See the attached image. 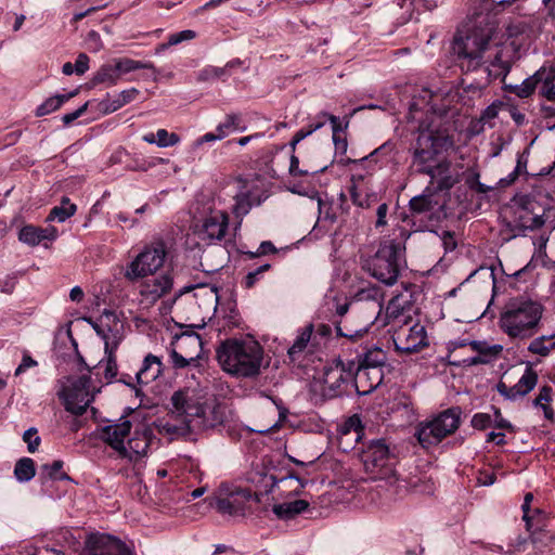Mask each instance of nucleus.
Instances as JSON below:
<instances>
[{
	"instance_id": "nucleus-1",
	"label": "nucleus",
	"mask_w": 555,
	"mask_h": 555,
	"mask_svg": "<svg viewBox=\"0 0 555 555\" xmlns=\"http://www.w3.org/2000/svg\"><path fill=\"white\" fill-rule=\"evenodd\" d=\"M172 409L164 429L172 435L185 436L194 430L212 427L217 418L209 420L207 414L215 410L199 401L189 389L178 390L171 397Z\"/></svg>"
},
{
	"instance_id": "nucleus-2",
	"label": "nucleus",
	"mask_w": 555,
	"mask_h": 555,
	"mask_svg": "<svg viewBox=\"0 0 555 555\" xmlns=\"http://www.w3.org/2000/svg\"><path fill=\"white\" fill-rule=\"evenodd\" d=\"M216 358L224 372L236 377L250 378L260 374L263 348L254 339L230 338L217 347Z\"/></svg>"
},
{
	"instance_id": "nucleus-3",
	"label": "nucleus",
	"mask_w": 555,
	"mask_h": 555,
	"mask_svg": "<svg viewBox=\"0 0 555 555\" xmlns=\"http://www.w3.org/2000/svg\"><path fill=\"white\" fill-rule=\"evenodd\" d=\"M543 311V306L535 300L514 298L504 306L499 326L512 339L531 338L539 330Z\"/></svg>"
},
{
	"instance_id": "nucleus-4",
	"label": "nucleus",
	"mask_w": 555,
	"mask_h": 555,
	"mask_svg": "<svg viewBox=\"0 0 555 555\" xmlns=\"http://www.w3.org/2000/svg\"><path fill=\"white\" fill-rule=\"evenodd\" d=\"M404 246L395 240H384L378 249L366 260L364 268L376 280L393 285L404 263Z\"/></svg>"
},
{
	"instance_id": "nucleus-5",
	"label": "nucleus",
	"mask_w": 555,
	"mask_h": 555,
	"mask_svg": "<svg viewBox=\"0 0 555 555\" xmlns=\"http://www.w3.org/2000/svg\"><path fill=\"white\" fill-rule=\"evenodd\" d=\"M492 28H474L465 35H457L453 41V51L467 69H476L485 62V54L490 49Z\"/></svg>"
},
{
	"instance_id": "nucleus-6",
	"label": "nucleus",
	"mask_w": 555,
	"mask_h": 555,
	"mask_svg": "<svg viewBox=\"0 0 555 555\" xmlns=\"http://www.w3.org/2000/svg\"><path fill=\"white\" fill-rule=\"evenodd\" d=\"M449 144L451 142L444 132L433 128L431 125L421 124L413 153V165L416 170L425 173L438 162L437 155Z\"/></svg>"
},
{
	"instance_id": "nucleus-7",
	"label": "nucleus",
	"mask_w": 555,
	"mask_h": 555,
	"mask_svg": "<svg viewBox=\"0 0 555 555\" xmlns=\"http://www.w3.org/2000/svg\"><path fill=\"white\" fill-rule=\"evenodd\" d=\"M460 424L461 409L450 408L431 420L421 423L416 436L424 448H429L452 435L459 428Z\"/></svg>"
},
{
	"instance_id": "nucleus-8",
	"label": "nucleus",
	"mask_w": 555,
	"mask_h": 555,
	"mask_svg": "<svg viewBox=\"0 0 555 555\" xmlns=\"http://www.w3.org/2000/svg\"><path fill=\"white\" fill-rule=\"evenodd\" d=\"M167 246L158 240L146 245L144 249L127 266L125 278L134 282L139 279L156 273L165 262Z\"/></svg>"
},
{
	"instance_id": "nucleus-9",
	"label": "nucleus",
	"mask_w": 555,
	"mask_h": 555,
	"mask_svg": "<svg viewBox=\"0 0 555 555\" xmlns=\"http://www.w3.org/2000/svg\"><path fill=\"white\" fill-rule=\"evenodd\" d=\"M91 379L89 376L66 377L57 391L59 398L63 401L66 411L82 415L94 396L90 390Z\"/></svg>"
},
{
	"instance_id": "nucleus-10",
	"label": "nucleus",
	"mask_w": 555,
	"mask_h": 555,
	"mask_svg": "<svg viewBox=\"0 0 555 555\" xmlns=\"http://www.w3.org/2000/svg\"><path fill=\"white\" fill-rule=\"evenodd\" d=\"M253 499L251 490L222 483L210 505L223 516L243 517Z\"/></svg>"
},
{
	"instance_id": "nucleus-11",
	"label": "nucleus",
	"mask_w": 555,
	"mask_h": 555,
	"mask_svg": "<svg viewBox=\"0 0 555 555\" xmlns=\"http://www.w3.org/2000/svg\"><path fill=\"white\" fill-rule=\"evenodd\" d=\"M361 460L372 479H385L390 485L398 480L392 468L389 448L384 441L377 440L370 443L363 451Z\"/></svg>"
},
{
	"instance_id": "nucleus-12",
	"label": "nucleus",
	"mask_w": 555,
	"mask_h": 555,
	"mask_svg": "<svg viewBox=\"0 0 555 555\" xmlns=\"http://www.w3.org/2000/svg\"><path fill=\"white\" fill-rule=\"evenodd\" d=\"M138 69H154V65L150 62L135 61L129 57L114 59L111 63L99 68L93 76V82L115 86L125 75Z\"/></svg>"
},
{
	"instance_id": "nucleus-13",
	"label": "nucleus",
	"mask_w": 555,
	"mask_h": 555,
	"mask_svg": "<svg viewBox=\"0 0 555 555\" xmlns=\"http://www.w3.org/2000/svg\"><path fill=\"white\" fill-rule=\"evenodd\" d=\"M202 339L196 333H182L175 336L170 359L175 369H184L197 361L202 350Z\"/></svg>"
},
{
	"instance_id": "nucleus-14",
	"label": "nucleus",
	"mask_w": 555,
	"mask_h": 555,
	"mask_svg": "<svg viewBox=\"0 0 555 555\" xmlns=\"http://www.w3.org/2000/svg\"><path fill=\"white\" fill-rule=\"evenodd\" d=\"M153 437V430L147 425L142 424L135 427L132 436L122 446L118 455L130 462H139L147 456Z\"/></svg>"
},
{
	"instance_id": "nucleus-15",
	"label": "nucleus",
	"mask_w": 555,
	"mask_h": 555,
	"mask_svg": "<svg viewBox=\"0 0 555 555\" xmlns=\"http://www.w3.org/2000/svg\"><path fill=\"white\" fill-rule=\"evenodd\" d=\"M542 26L541 18L533 15L514 17L506 23L505 34L513 43L521 44L539 35Z\"/></svg>"
},
{
	"instance_id": "nucleus-16",
	"label": "nucleus",
	"mask_w": 555,
	"mask_h": 555,
	"mask_svg": "<svg viewBox=\"0 0 555 555\" xmlns=\"http://www.w3.org/2000/svg\"><path fill=\"white\" fill-rule=\"evenodd\" d=\"M393 343L402 352H415L427 345L426 330L418 323L410 327H400L393 334Z\"/></svg>"
},
{
	"instance_id": "nucleus-17",
	"label": "nucleus",
	"mask_w": 555,
	"mask_h": 555,
	"mask_svg": "<svg viewBox=\"0 0 555 555\" xmlns=\"http://www.w3.org/2000/svg\"><path fill=\"white\" fill-rule=\"evenodd\" d=\"M356 362L348 361L345 363L338 360L333 365L324 371L323 382L331 391V396H339L341 393V386L353 378Z\"/></svg>"
},
{
	"instance_id": "nucleus-18",
	"label": "nucleus",
	"mask_w": 555,
	"mask_h": 555,
	"mask_svg": "<svg viewBox=\"0 0 555 555\" xmlns=\"http://www.w3.org/2000/svg\"><path fill=\"white\" fill-rule=\"evenodd\" d=\"M100 330L104 333L105 351L116 350L124 339L125 325L114 311L105 310L101 314Z\"/></svg>"
},
{
	"instance_id": "nucleus-19",
	"label": "nucleus",
	"mask_w": 555,
	"mask_h": 555,
	"mask_svg": "<svg viewBox=\"0 0 555 555\" xmlns=\"http://www.w3.org/2000/svg\"><path fill=\"white\" fill-rule=\"evenodd\" d=\"M87 548L89 555H132L122 541L107 534L90 537Z\"/></svg>"
},
{
	"instance_id": "nucleus-20",
	"label": "nucleus",
	"mask_w": 555,
	"mask_h": 555,
	"mask_svg": "<svg viewBox=\"0 0 555 555\" xmlns=\"http://www.w3.org/2000/svg\"><path fill=\"white\" fill-rule=\"evenodd\" d=\"M538 383V374L531 366H527L525 373L514 386H508L504 382L496 385L498 392L508 400H517L528 395Z\"/></svg>"
},
{
	"instance_id": "nucleus-21",
	"label": "nucleus",
	"mask_w": 555,
	"mask_h": 555,
	"mask_svg": "<svg viewBox=\"0 0 555 555\" xmlns=\"http://www.w3.org/2000/svg\"><path fill=\"white\" fill-rule=\"evenodd\" d=\"M228 225L229 216L223 211H216L203 220L198 234L202 240L221 241L225 236Z\"/></svg>"
},
{
	"instance_id": "nucleus-22",
	"label": "nucleus",
	"mask_w": 555,
	"mask_h": 555,
	"mask_svg": "<svg viewBox=\"0 0 555 555\" xmlns=\"http://www.w3.org/2000/svg\"><path fill=\"white\" fill-rule=\"evenodd\" d=\"M173 285V278L166 272L153 280L145 281L141 285L140 295L147 304H155L159 298L168 294Z\"/></svg>"
},
{
	"instance_id": "nucleus-23",
	"label": "nucleus",
	"mask_w": 555,
	"mask_h": 555,
	"mask_svg": "<svg viewBox=\"0 0 555 555\" xmlns=\"http://www.w3.org/2000/svg\"><path fill=\"white\" fill-rule=\"evenodd\" d=\"M131 421L121 417L118 423L109 424L101 429L100 438L117 453L125 444V439L131 433Z\"/></svg>"
},
{
	"instance_id": "nucleus-24",
	"label": "nucleus",
	"mask_w": 555,
	"mask_h": 555,
	"mask_svg": "<svg viewBox=\"0 0 555 555\" xmlns=\"http://www.w3.org/2000/svg\"><path fill=\"white\" fill-rule=\"evenodd\" d=\"M384 379V370L375 367H356L353 380L358 392L370 393L377 388Z\"/></svg>"
},
{
	"instance_id": "nucleus-25",
	"label": "nucleus",
	"mask_w": 555,
	"mask_h": 555,
	"mask_svg": "<svg viewBox=\"0 0 555 555\" xmlns=\"http://www.w3.org/2000/svg\"><path fill=\"white\" fill-rule=\"evenodd\" d=\"M313 324L309 323L305 327L298 331V334L292 344V346L287 349V356L292 362H295L302 358L306 353L312 352L313 347Z\"/></svg>"
},
{
	"instance_id": "nucleus-26",
	"label": "nucleus",
	"mask_w": 555,
	"mask_h": 555,
	"mask_svg": "<svg viewBox=\"0 0 555 555\" xmlns=\"http://www.w3.org/2000/svg\"><path fill=\"white\" fill-rule=\"evenodd\" d=\"M248 480L255 486L254 500L259 502L260 495L274 492L276 477L264 468H257L249 473Z\"/></svg>"
},
{
	"instance_id": "nucleus-27",
	"label": "nucleus",
	"mask_w": 555,
	"mask_h": 555,
	"mask_svg": "<svg viewBox=\"0 0 555 555\" xmlns=\"http://www.w3.org/2000/svg\"><path fill=\"white\" fill-rule=\"evenodd\" d=\"M450 168L451 163L447 159H441L431 165L425 175L429 176L431 181H437V190H449L456 182V180L450 173Z\"/></svg>"
},
{
	"instance_id": "nucleus-28",
	"label": "nucleus",
	"mask_w": 555,
	"mask_h": 555,
	"mask_svg": "<svg viewBox=\"0 0 555 555\" xmlns=\"http://www.w3.org/2000/svg\"><path fill=\"white\" fill-rule=\"evenodd\" d=\"M308 508L309 503L306 500L284 499L281 503L273 505L272 512L279 519L288 520L295 518L299 514H302Z\"/></svg>"
},
{
	"instance_id": "nucleus-29",
	"label": "nucleus",
	"mask_w": 555,
	"mask_h": 555,
	"mask_svg": "<svg viewBox=\"0 0 555 555\" xmlns=\"http://www.w3.org/2000/svg\"><path fill=\"white\" fill-rule=\"evenodd\" d=\"M163 363L160 359L154 354H147L140 370L135 373V382L138 384L147 385L154 382L162 373Z\"/></svg>"
},
{
	"instance_id": "nucleus-30",
	"label": "nucleus",
	"mask_w": 555,
	"mask_h": 555,
	"mask_svg": "<svg viewBox=\"0 0 555 555\" xmlns=\"http://www.w3.org/2000/svg\"><path fill=\"white\" fill-rule=\"evenodd\" d=\"M138 94L139 90L135 88L122 90L115 95L107 94L106 98L100 102V107L105 114L114 113L133 101Z\"/></svg>"
},
{
	"instance_id": "nucleus-31",
	"label": "nucleus",
	"mask_w": 555,
	"mask_h": 555,
	"mask_svg": "<svg viewBox=\"0 0 555 555\" xmlns=\"http://www.w3.org/2000/svg\"><path fill=\"white\" fill-rule=\"evenodd\" d=\"M305 487V483L296 476L289 475L281 479L276 478V485L274 486V492L278 494L273 498L274 500L291 499L292 496L299 495Z\"/></svg>"
},
{
	"instance_id": "nucleus-32",
	"label": "nucleus",
	"mask_w": 555,
	"mask_h": 555,
	"mask_svg": "<svg viewBox=\"0 0 555 555\" xmlns=\"http://www.w3.org/2000/svg\"><path fill=\"white\" fill-rule=\"evenodd\" d=\"M386 362V352L382 348L374 346L364 348L362 352L358 354L356 367H375L384 370Z\"/></svg>"
},
{
	"instance_id": "nucleus-33",
	"label": "nucleus",
	"mask_w": 555,
	"mask_h": 555,
	"mask_svg": "<svg viewBox=\"0 0 555 555\" xmlns=\"http://www.w3.org/2000/svg\"><path fill=\"white\" fill-rule=\"evenodd\" d=\"M260 201H256L253 196V192L245 184L242 185L240 191L234 195V205L232 212L236 218H243L246 216L254 205H259Z\"/></svg>"
},
{
	"instance_id": "nucleus-34",
	"label": "nucleus",
	"mask_w": 555,
	"mask_h": 555,
	"mask_svg": "<svg viewBox=\"0 0 555 555\" xmlns=\"http://www.w3.org/2000/svg\"><path fill=\"white\" fill-rule=\"evenodd\" d=\"M186 300L190 305L198 304V307L206 309L216 308L218 301V294L216 288L208 287L206 285L197 287V291L192 296L188 297Z\"/></svg>"
},
{
	"instance_id": "nucleus-35",
	"label": "nucleus",
	"mask_w": 555,
	"mask_h": 555,
	"mask_svg": "<svg viewBox=\"0 0 555 555\" xmlns=\"http://www.w3.org/2000/svg\"><path fill=\"white\" fill-rule=\"evenodd\" d=\"M411 306V295L408 294V292L400 293L389 300L386 308V315L389 320L398 319L403 315L405 311H409Z\"/></svg>"
},
{
	"instance_id": "nucleus-36",
	"label": "nucleus",
	"mask_w": 555,
	"mask_h": 555,
	"mask_svg": "<svg viewBox=\"0 0 555 555\" xmlns=\"http://www.w3.org/2000/svg\"><path fill=\"white\" fill-rule=\"evenodd\" d=\"M438 205V202L434 199V193L427 188L423 194L414 196L410 201V209L414 214H426L430 212Z\"/></svg>"
},
{
	"instance_id": "nucleus-37",
	"label": "nucleus",
	"mask_w": 555,
	"mask_h": 555,
	"mask_svg": "<svg viewBox=\"0 0 555 555\" xmlns=\"http://www.w3.org/2000/svg\"><path fill=\"white\" fill-rule=\"evenodd\" d=\"M555 334L554 335H542L533 340L528 346V351L541 357H546L550 352L555 349Z\"/></svg>"
},
{
	"instance_id": "nucleus-38",
	"label": "nucleus",
	"mask_w": 555,
	"mask_h": 555,
	"mask_svg": "<svg viewBox=\"0 0 555 555\" xmlns=\"http://www.w3.org/2000/svg\"><path fill=\"white\" fill-rule=\"evenodd\" d=\"M75 94H76V92H70L68 94H57V95L47 99L42 104H40L36 108V116L42 117L50 113L55 112L56 109H59L62 106L63 103L68 101Z\"/></svg>"
},
{
	"instance_id": "nucleus-39",
	"label": "nucleus",
	"mask_w": 555,
	"mask_h": 555,
	"mask_svg": "<svg viewBox=\"0 0 555 555\" xmlns=\"http://www.w3.org/2000/svg\"><path fill=\"white\" fill-rule=\"evenodd\" d=\"M36 475L35 462L30 457L20 459L14 466V476L20 482H28Z\"/></svg>"
},
{
	"instance_id": "nucleus-40",
	"label": "nucleus",
	"mask_w": 555,
	"mask_h": 555,
	"mask_svg": "<svg viewBox=\"0 0 555 555\" xmlns=\"http://www.w3.org/2000/svg\"><path fill=\"white\" fill-rule=\"evenodd\" d=\"M76 212V205L69 202V198L64 197L60 206H55L51 209L47 221H59L64 222Z\"/></svg>"
},
{
	"instance_id": "nucleus-41",
	"label": "nucleus",
	"mask_w": 555,
	"mask_h": 555,
	"mask_svg": "<svg viewBox=\"0 0 555 555\" xmlns=\"http://www.w3.org/2000/svg\"><path fill=\"white\" fill-rule=\"evenodd\" d=\"M539 72H543L541 79H539L540 93L547 100L555 101V70L542 68Z\"/></svg>"
},
{
	"instance_id": "nucleus-42",
	"label": "nucleus",
	"mask_w": 555,
	"mask_h": 555,
	"mask_svg": "<svg viewBox=\"0 0 555 555\" xmlns=\"http://www.w3.org/2000/svg\"><path fill=\"white\" fill-rule=\"evenodd\" d=\"M63 465L64 463L61 460L53 461L51 464H43L40 467V474L44 479L69 480L68 475L63 472Z\"/></svg>"
},
{
	"instance_id": "nucleus-43",
	"label": "nucleus",
	"mask_w": 555,
	"mask_h": 555,
	"mask_svg": "<svg viewBox=\"0 0 555 555\" xmlns=\"http://www.w3.org/2000/svg\"><path fill=\"white\" fill-rule=\"evenodd\" d=\"M543 72H537L533 76L526 78L520 85L513 88V92L519 98H528L539 85Z\"/></svg>"
},
{
	"instance_id": "nucleus-44",
	"label": "nucleus",
	"mask_w": 555,
	"mask_h": 555,
	"mask_svg": "<svg viewBox=\"0 0 555 555\" xmlns=\"http://www.w3.org/2000/svg\"><path fill=\"white\" fill-rule=\"evenodd\" d=\"M354 298L357 301H372L378 312L382 310L383 305L380 302V291L376 286L360 289L356 294Z\"/></svg>"
},
{
	"instance_id": "nucleus-45",
	"label": "nucleus",
	"mask_w": 555,
	"mask_h": 555,
	"mask_svg": "<svg viewBox=\"0 0 555 555\" xmlns=\"http://www.w3.org/2000/svg\"><path fill=\"white\" fill-rule=\"evenodd\" d=\"M18 240L29 246L39 245L41 243L40 228L30 224L23 227L18 232Z\"/></svg>"
},
{
	"instance_id": "nucleus-46",
	"label": "nucleus",
	"mask_w": 555,
	"mask_h": 555,
	"mask_svg": "<svg viewBox=\"0 0 555 555\" xmlns=\"http://www.w3.org/2000/svg\"><path fill=\"white\" fill-rule=\"evenodd\" d=\"M115 351H105V359L99 363L100 366L104 365V377L108 383L113 382L118 373Z\"/></svg>"
},
{
	"instance_id": "nucleus-47",
	"label": "nucleus",
	"mask_w": 555,
	"mask_h": 555,
	"mask_svg": "<svg viewBox=\"0 0 555 555\" xmlns=\"http://www.w3.org/2000/svg\"><path fill=\"white\" fill-rule=\"evenodd\" d=\"M545 219L543 217V214H534L533 217H526L524 215H519L517 227L520 228L521 230L534 231L543 227Z\"/></svg>"
},
{
	"instance_id": "nucleus-48",
	"label": "nucleus",
	"mask_w": 555,
	"mask_h": 555,
	"mask_svg": "<svg viewBox=\"0 0 555 555\" xmlns=\"http://www.w3.org/2000/svg\"><path fill=\"white\" fill-rule=\"evenodd\" d=\"M240 117L235 114L228 115L224 119V121L220 122L216 131L221 135V138H225L228 134H230L232 131L236 130L238 127Z\"/></svg>"
},
{
	"instance_id": "nucleus-49",
	"label": "nucleus",
	"mask_w": 555,
	"mask_h": 555,
	"mask_svg": "<svg viewBox=\"0 0 555 555\" xmlns=\"http://www.w3.org/2000/svg\"><path fill=\"white\" fill-rule=\"evenodd\" d=\"M156 137L158 147L175 146L180 142V137L177 133L168 132L166 129H158Z\"/></svg>"
},
{
	"instance_id": "nucleus-50",
	"label": "nucleus",
	"mask_w": 555,
	"mask_h": 555,
	"mask_svg": "<svg viewBox=\"0 0 555 555\" xmlns=\"http://www.w3.org/2000/svg\"><path fill=\"white\" fill-rule=\"evenodd\" d=\"M324 168H318V169H300L299 168V159L294 154L291 156V164H289V173L294 177H301V176H308L312 173H318L319 171H323Z\"/></svg>"
},
{
	"instance_id": "nucleus-51",
	"label": "nucleus",
	"mask_w": 555,
	"mask_h": 555,
	"mask_svg": "<svg viewBox=\"0 0 555 555\" xmlns=\"http://www.w3.org/2000/svg\"><path fill=\"white\" fill-rule=\"evenodd\" d=\"M196 37V33L191 29H185L179 33L171 34L168 37L167 47L177 46L183 41L192 40Z\"/></svg>"
},
{
	"instance_id": "nucleus-52",
	"label": "nucleus",
	"mask_w": 555,
	"mask_h": 555,
	"mask_svg": "<svg viewBox=\"0 0 555 555\" xmlns=\"http://www.w3.org/2000/svg\"><path fill=\"white\" fill-rule=\"evenodd\" d=\"M23 440L27 443V449L30 453H34L40 444V437L37 436V429L34 427L24 433Z\"/></svg>"
},
{
	"instance_id": "nucleus-53",
	"label": "nucleus",
	"mask_w": 555,
	"mask_h": 555,
	"mask_svg": "<svg viewBox=\"0 0 555 555\" xmlns=\"http://www.w3.org/2000/svg\"><path fill=\"white\" fill-rule=\"evenodd\" d=\"M271 268L270 263H263L260 267H258L256 270L248 272V274L245 276L244 284L246 288H251L258 281L259 275L263 272L268 271Z\"/></svg>"
},
{
	"instance_id": "nucleus-54",
	"label": "nucleus",
	"mask_w": 555,
	"mask_h": 555,
	"mask_svg": "<svg viewBox=\"0 0 555 555\" xmlns=\"http://www.w3.org/2000/svg\"><path fill=\"white\" fill-rule=\"evenodd\" d=\"M470 346L474 350L478 351L481 354H491V356L499 354L503 349L501 345H493L491 347H486L485 343L476 341V340L472 341Z\"/></svg>"
},
{
	"instance_id": "nucleus-55",
	"label": "nucleus",
	"mask_w": 555,
	"mask_h": 555,
	"mask_svg": "<svg viewBox=\"0 0 555 555\" xmlns=\"http://www.w3.org/2000/svg\"><path fill=\"white\" fill-rule=\"evenodd\" d=\"M492 417L487 413H477L472 418V426L476 429H486L491 426Z\"/></svg>"
},
{
	"instance_id": "nucleus-56",
	"label": "nucleus",
	"mask_w": 555,
	"mask_h": 555,
	"mask_svg": "<svg viewBox=\"0 0 555 555\" xmlns=\"http://www.w3.org/2000/svg\"><path fill=\"white\" fill-rule=\"evenodd\" d=\"M240 64H241L240 61H231V62L227 63L222 67L211 66L210 72H214V74L216 76V79L224 78V77L230 75V69L231 68H233L234 66H237Z\"/></svg>"
},
{
	"instance_id": "nucleus-57",
	"label": "nucleus",
	"mask_w": 555,
	"mask_h": 555,
	"mask_svg": "<svg viewBox=\"0 0 555 555\" xmlns=\"http://www.w3.org/2000/svg\"><path fill=\"white\" fill-rule=\"evenodd\" d=\"M552 400V388L544 386L540 389L538 397L533 400L534 406H541V404H548Z\"/></svg>"
},
{
	"instance_id": "nucleus-58",
	"label": "nucleus",
	"mask_w": 555,
	"mask_h": 555,
	"mask_svg": "<svg viewBox=\"0 0 555 555\" xmlns=\"http://www.w3.org/2000/svg\"><path fill=\"white\" fill-rule=\"evenodd\" d=\"M74 67L77 75H83L89 69V56L86 53H80Z\"/></svg>"
},
{
	"instance_id": "nucleus-59",
	"label": "nucleus",
	"mask_w": 555,
	"mask_h": 555,
	"mask_svg": "<svg viewBox=\"0 0 555 555\" xmlns=\"http://www.w3.org/2000/svg\"><path fill=\"white\" fill-rule=\"evenodd\" d=\"M321 128H322V122L311 124V125H309V127L307 129L302 128V129L298 130L295 133L294 138L300 142L301 140H304L305 138L309 137L314 131H317V130H319Z\"/></svg>"
},
{
	"instance_id": "nucleus-60",
	"label": "nucleus",
	"mask_w": 555,
	"mask_h": 555,
	"mask_svg": "<svg viewBox=\"0 0 555 555\" xmlns=\"http://www.w3.org/2000/svg\"><path fill=\"white\" fill-rule=\"evenodd\" d=\"M38 363L36 360H34L29 354H24L23 356V359H22V362L20 363V365L16 367L15 370V376H18L21 375L22 373H24L27 369H30V367H34L36 366Z\"/></svg>"
},
{
	"instance_id": "nucleus-61",
	"label": "nucleus",
	"mask_w": 555,
	"mask_h": 555,
	"mask_svg": "<svg viewBox=\"0 0 555 555\" xmlns=\"http://www.w3.org/2000/svg\"><path fill=\"white\" fill-rule=\"evenodd\" d=\"M87 108H88V103H85L83 105L78 107L76 111L63 115L62 120H63L64 125H66V126L70 125L74 120L79 118L87 111Z\"/></svg>"
},
{
	"instance_id": "nucleus-62",
	"label": "nucleus",
	"mask_w": 555,
	"mask_h": 555,
	"mask_svg": "<svg viewBox=\"0 0 555 555\" xmlns=\"http://www.w3.org/2000/svg\"><path fill=\"white\" fill-rule=\"evenodd\" d=\"M217 140H222L221 135L217 131L215 133L208 132V133H205L204 135H202L201 138H198L194 142V147H199L204 143H208V142H212V141H217Z\"/></svg>"
},
{
	"instance_id": "nucleus-63",
	"label": "nucleus",
	"mask_w": 555,
	"mask_h": 555,
	"mask_svg": "<svg viewBox=\"0 0 555 555\" xmlns=\"http://www.w3.org/2000/svg\"><path fill=\"white\" fill-rule=\"evenodd\" d=\"M387 212H388V206L386 203H383L377 207V211H376L377 220L375 223L376 228L384 227L387 223V221H386Z\"/></svg>"
},
{
	"instance_id": "nucleus-64",
	"label": "nucleus",
	"mask_w": 555,
	"mask_h": 555,
	"mask_svg": "<svg viewBox=\"0 0 555 555\" xmlns=\"http://www.w3.org/2000/svg\"><path fill=\"white\" fill-rule=\"evenodd\" d=\"M57 237V230L49 225L47 228H40V240L42 241H54Z\"/></svg>"
}]
</instances>
